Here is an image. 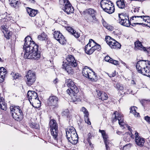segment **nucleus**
Returning a JSON list of instances; mask_svg holds the SVG:
<instances>
[{
	"label": "nucleus",
	"mask_w": 150,
	"mask_h": 150,
	"mask_svg": "<svg viewBox=\"0 0 150 150\" xmlns=\"http://www.w3.org/2000/svg\"><path fill=\"white\" fill-rule=\"evenodd\" d=\"M68 136L67 138L69 142L72 144H76L78 140V137L76 132L74 133H72V134H68Z\"/></svg>",
	"instance_id": "nucleus-13"
},
{
	"label": "nucleus",
	"mask_w": 150,
	"mask_h": 150,
	"mask_svg": "<svg viewBox=\"0 0 150 150\" xmlns=\"http://www.w3.org/2000/svg\"><path fill=\"white\" fill-rule=\"evenodd\" d=\"M27 11L29 16H35L37 13L38 10L28 8L27 9Z\"/></svg>",
	"instance_id": "nucleus-26"
},
{
	"label": "nucleus",
	"mask_w": 150,
	"mask_h": 150,
	"mask_svg": "<svg viewBox=\"0 0 150 150\" xmlns=\"http://www.w3.org/2000/svg\"><path fill=\"white\" fill-rule=\"evenodd\" d=\"M139 8H135L134 9L133 12L134 13H138L139 12Z\"/></svg>",
	"instance_id": "nucleus-54"
},
{
	"label": "nucleus",
	"mask_w": 150,
	"mask_h": 150,
	"mask_svg": "<svg viewBox=\"0 0 150 150\" xmlns=\"http://www.w3.org/2000/svg\"><path fill=\"white\" fill-rule=\"evenodd\" d=\"M117 113H118V112L117 111H115L114 112L112 116L113 117L112 119V122H115L117 120L116 116V115L117 114Z\"/></svg>",
	"instance_id": "nucleus-42"
},
{
	"label": "nucleus",
	"mask_w": 150,
	"mask_h": 150,
	"mask_svg": "<svg viewBox=\"0 0 150 150\" xmlns=\"http://www.w3.org/2000/svg\"><path fill=\"white\" fill-rule=\"evenodd\" d=\"M64 7L63 10L67 14L73 13L74 10L68 0H64Z\"/></svg>",
	"instance_id": "nucleus-11"
},
{
	"label": "nucleus",
	"mask_w": 150,
	"mask_h": 150,
	"mask_svg": "<svg viewBox=\"0 0 150 150\" xmlns=\"http://www.w3.org/2000/svg\"><path fill=\"white\" fill-rule=\"evenodd\" d=\"M97 95L99 99L103 100H106L108 98V96L107 94L105 93L102 92L100 91L97 92Z\"/></svg>",
	"instance_id": "nucleus-24"
},
{
	"label": "nucleus",
	"mask_w": 150,
	"mask_h": 150,
	"mask_svg": "<svg viewBox=\"0 0 150 150\" xmlns=\"http://www.w3.org/2000/svg\"><path fill=\"white\" fill-rule=\"evenodd\" d=\"M55 39L61 44L64 45L66 43V40L59 32L55 31L53 33Z\"/></svg>",
	"instance_id": "nucleus-10"
},
{
	"label": "nucleus",
	"mask_w": 150,
	"mask_h": 150,
	"mask_svg": "<svg viewBox=\"0 0 150 150\" xmlns=\"http://www.w3.org/2000/svg\"><path fill=\"white\" fill-rule=\"evenodd\" d=\"M117 115V120H118L119 124L121 126H123L125 125V123L124 122L122 115L120 113H118Z\"/></svg>",
	"instance_id": "nucleus-28"
},
{
	"label": "nucleus",
	"mask_w": 150,
	"mask_h": 150,
	"mask_svg": "<svg viewBox=\"0 0 150 150\" xmlns=\"http://www.w3.org/2000/svg\"><path fill=\"white\" fill-rule=\"evenodd\" d=\"M67 29L69 32L71 33L76 38H78L79 37L80 34L74 30L73 28L70 27H67Z\"/></svg>",
	"instance_id": "nucleus-23"
},
{
	"label": "nucleus",
	"mask_w": 150,
	"mask_h": 150,
	"mask_svg": "<svg viewBox=\"0 0 150 150\" xmlns=\"http://www.w3.org/2000/svg\"><path fill=\"white\" fill-rule=\"evenodd\" d=\"M105 39L106 42L111 48L116 49L120 48L121 45L120 44L110 36L106 37Z\"/></svg>",
	"instance_id": "nucleus-9"
},
{
	"label": "nucleus",
	"mask_w": 150,
	"mask_h": 150,
	"mask_svg": "<svg viewBox=\"0 0 150 150\" xmlns=\"http://www.w3.org/2000/svg\"><path fill=\"white\" fill-rule=\"evenodd\" d=\"M116 88L120 90H122L123 89V88L121 85L119 83H117L116 84Z\"/></svg>",
	"instance_id": "nucleus-44"
},
{
	"label": "nucleus",
	"mask_w": 150,
	"mask_h": 150,
	"mask_svg": "<svg viewBox=\"0 0 150 150\" xmlns=\"http://www.w3.org/2000/svg\"><path fill=\"white\" fill-rule=\"evenodd\" d=\"M84 117L85 122L88 125H90L91 124V122L89 120V116H87Z\"/></svg>",
	"instance_id": "nucleus-45"
},
{
	"label": "nucleus",
	"mask_w": 150,
	"mask_h": 150,
	"mask_svg": "<svg viewBox=\"0 0 150 150\" xmlns=\"http://www.w3.org/2000/svg\"><path fill=\"white\" fill-rule=\"evenodd\" d=\"M10 109V113L13 119L17 121H20L22 118L23 114L19 106H11Z\"/></svg>",
	"instance_id": "nucleus-4"
},
{
	"label": "nucleus",
	"mask_w": 150,
	"mask_h": 150,
	"mask_svg": "<svg viewBox=\"0 0 150 150\" xmlns=\"http://www.w3.org/2000/svg\"><path fill=\"white\" fill-rule=\"evenodd\" d=\"M137 109V108L135 106L132 107L130 108V112L133 114L135 117H137L139 115V113L136 112Z\"/></svg>",
	"instance_id": "nucleus-34"
},
{
	"label": "nucleus",
	"mask_w": 150,
	"mask_h": 150,
	"mask_svg": "<svg viewBox=\"0 0 150 150\" xmlns=\"http://www.w3.org/2000/svg\"><path fill=\"white\" fill-rule=\"evenodd\" d=\"M136 67L138 72L150 77V61L142 60L138 61Z\"/></svg>",
	"instance_id": "nucleus-2"
},
{
	"label": "nucleus",
	"mask_w": 150,
	"mask_h": 150,
	"mask_svg": "<svg viewBox=\"0 0 150 150\" xmlns=\"http://www.w3.org/2000/svg\"><path fill=\"white\" fill-rule=\"evenodd\" d=\"M127 16H123V14H119V22L120 21H122L124 20H125L127 19Z\"/></svg>",
	"instance_id": "nucleus-41"
},
{
	"label": "nucleus",
	"mask_w": 150,
	"mask_h": 150,
	"mask_svg": "<svg viewBox=\"0 0 150 150\" xmlns=\"http://www.w3.org/2000/svg\"><path fill=\"white\" fill-rule=\"evenodd\" d=\"M110 63L115 65H117L118 64V62L117 61L112 59L111 60Z\"/></svg>",
	"instance_id": "nucleus-52"
},
{
	"label": "nucleus",
	"mask_w": 150,
	"mask_h": 150,
	"mask_svg": "<svg viewBox=\"0 0 150 150\" xmlns=\"http://www.w3.org/2000/svg\"><path fill=\"white\" fill-rule=\"evenodd\" d=\"M94 43L95 44V45H94L92 47V48H93V50H94V51L95 50L98 49H100L101 47L100 45L98 44L95 42H94Z\"/></svg>",
	"instance_id": "nucleus-40"
},
{
	"label": "nucleus",
	"mask_w": 150,
	"mask_h": 150,
	"mask_svg": "<svg viewBox=\"0 0 150 150\" xmlns=\"http://www.w3.org/2000/svg\"><path fill=\"white\" fill-rule=\"evenodd\" d=\"M50 131L51 132V134L54 140H57V136L58 132V129L50 130Z\"/></svg>",
	"instance_id": "nucleus-33"
},
{
	"label": "nucleus",
	"mask_w": 150,
	"mask_h": 150,
	"mask_svg": "<svg viewBox=\"0 0 150 150\" xmlns=\"http://www.w3.org/2000/svg\"><path fill=\"white\" fill-rule=\"evenodd\" d=\"M88 143H89L90 142H90V139H88Z\"/></svg>",
	"instance_id": "nucleus-64"
},
{
	"label": "nucleus",
	"mask_w": 150,
	"mask_h": 150,
	"mask_svg": "<svg viewBox=\"0 0 150 150\" xmlns=\"http://www.w3.org/2000/svg\"><path fill=\"white\" fill-rule=\"evenodd\" d=\"M121 62L122 64L126 66V64L123 61H121Z\"/></svg>",
	"instance_id": "nucleus-61"
},
{
	"label": "nucleus",
	"mask_w": 150,
	"mask_h": 150,
	"mask_svg": "<svg viewBox=\"0 0 150 150\" xmlns=\"http://www.w3.org/2000/svg\"><path fill=\"white\" fill-rule=\"evenodd\" d=\"M85 12L91 16L86 17V19L88 22L92 24L98 23V21L96 17V12L95 10L90 8L86 9L85 11Z\"/></svg>",
	"instance_id": "nucleus-5"
},
{
	"label": "nucleus",
	"mask_w": 150,
	"mask_h": 150,
	"mask_svg": "<svg viewBox=\"0 0 150 150\" xmlns=\"http://www.w3.org/2000/svg\"><path fill=\"white\" fill-rule=\"evenodd\" d=\"M142 16L138 14L137 16H132L131 18L130 19V21H132L133 20L134 21V22H138L134 23H133L132 25L134 26L133 24H142V23H141L142 22Z\"/></svg>",
	"instance_id": "nucleus-16"
},
{
	"label": "nucleus",
	"mask_w": 150,
	"mask_h": 150,
	"mask_svg": "<svg viewBox=\"0 0 150 150\" xmlns=\"http://www.w3.org/2000/svg\"><path fill=\"white\" fill-rule=\"evenodd\" d=\"M117 134H119V135H120L121 134V132H120V131H117Z\"/></svg>",
	"instance_id": "nucleus-60"
},
{
	"label": "nucleus",
	"mask_w": 150,
	"mask_h": 150,
	"mask_svg": "<svg viewBox=\"0 0 150 150\" xmlns=\"http://www.w3.org/2000/svg\"><path fill=\"white\" fill-rule=\"evenodd\" d=\"M117 6L120 8L123 9L125 7V5L124 0H118L116 2Z\"/></svg>",
	"instance_id": "nucleus-27"
},
{
	"label": "nucleus",
	"mask_w": 150,
	"mask_h": 150,
	"mask_svg": "<svg viewBox=\"0 0 150 150\" xmlns=\"http://www.w3.org/2000/svg\"><path fill=\"white\" fill-rule=\"evenodd\" d=\"M94 41L92 39L89 40V42L87 45L85 47L84 50L85 52L88 54H92L94 52L92 47H91L92 44L94 43Z\"/></svg>",
	"instance_id": "nucleus-14"
},
{
	"label": "nucleus",
	"mask_w": 150,
	"mask_h": 150,
	"mask_svg": "<svg viewBox=\"0 0 150 150\" xmlns=\"http://www.w3.org/2000/svg\"><path fill=\"white\" fill-rule=\"evenodd\" d=\"M66 60L68 62V64L71 65L72 67H76L77 64L73 56L71 55H68L66 57Z\"/></svg>",
	"instance_id": "nucleus-15"
},
{
	"label": "nucleus",
	"mask_w": 150,
	"mask_h": 150,
	"mask_svg": "<svg viewBox=\"0 0 150 150\" xmlns=\"http://www.w3.org/2000/svg\"><path fill=\"white\" fill-rule=\"evenodd\" d=\"M13 74L14 75V76H13V78L15 79H19L21 77V76L18 73H15L13 72Z\"/></svg>",
	"instance_id": "nucleus-43"
},
{
	"label": "nucleus",
	"mask_w": 150,
	"mask_h": 150,
	"mask_svg": "<svg viewBox=\"0 0 150 150\" xmlns=\"http://www.w3.org/2000/svg\"><path fill=\"white\" fill-rule=\"evenodd\" d=\"M129 93L131 94H133V95H134V93H133V91H131V92H129Z\"/></svg>",
	"instance_id": "nucleus-62"
},
{
	"label": "nucleus",
	"mask_w": 150,
	"mask_h": 150,
	"mask_svg": "<svg viewBox=\"0 0 150 150\" xmlns=\"http://www.w3.org/2000/svg\"><path fill=\"white\" fill-rule=\"evenodd\" d=\"M7 73V71L4 68L0 67V83H2L5 80L6 76Z\"/></svg>",
	"instance_id": "nucleus-19"
},
{
	"label": "nucleus",
	"mask_w": 150,
	"mask_h": 150,
	"mask_svg": "<svg viewBox=\"0 0 150 150\" xmlns=\"http://www.w3.org/2000/svg\"><path fill=\"white\" fill-rule=\"evenodd\" d=\"M4 35V37L7 39H9L10 37V32L8 31L5 30L4 31H3Z\"/></svg>",
	"instance_id": "nucleus-38"
},
{
	"label": "nucleus",
	"mask_w": 150,
	"mask_h": 150,
	"mask_svg": "<svg viewBox=\"0 0 150 150\" xmlns=\"http://www.w3.org/2000/svg\"><path fill=\"white\" fill-rule=\"evenodd\" d=\"M99 131L100 132L103 136V137L104 140V142L106 148V150H108L109 146L108 145L109 144V142L108 139V136L107 135L105 132L103 130H99Z\"/></svg>",
	"instance_id": "nucleus-18"
},
{
	"label": "nucleus",
	"mask_w": 150,
	"mask_h": 150,
	"mask_svg": "<svg viewBox=\"0 0 150 150\" xmlns=\"http://www.w3.org/2000/svg\"><path fill=\"white\" fill-rule=\"evenodd\" d=\"M88 139H90L91 138V137H92V136H91V133H89L88 134Z\"/></svg>",
	"instance_id": "nucleus-57"
},
{
	"label": "nucleus",
	"mask_w": 150,
	"mask_h": 150,
	"mask_svg": "<svg viewBox=\"0 0 150 150\" xmlns=\"http://www.w3.org/2000/svg\"><path fill=\"white\" fill-rule=\"evenodd\" d=\"M103 24L104 27H105L107 29L108 28V26L107 25V24H106V22H104L103 23Z\"/></svg>",
	"instance_id": "nucleus-56"
},
{
	"label": "nucleus",
	"mask_w": 150,
	"mask_h": 150,
	"mask_svg": "<svg viewBox=\"0 0 150 150\" xmlns=\"http://www.w3.org/2000/svg\"><path fill=\"white\" fill-rule=\"evenodd\" d=\"M9 1L11 6L14 7H15L18 3V1L15 0H10Z\"/></svg>",
	"instance_id": "nucleus-39"
},
{
	"label": "nucleus",
	"mask_w": 150,
	"mask_h": 150,
	"mask_svg": "<svg viewBox=\"0 0 150 150\" xmlns=\"http://www.w3.org/2000/svg\"><path fill=\"white\" fill-rule=\"evenodd\" d=\"M112 59L110 58V57L109 56H106L104 59V60L106 62H108L110 63L111 62V60Z\"/></svg>",
	"instance_id": "nucleus-51"
},
{
	"label": "nucleus",
	"mask_w": 150,
	"mask_h": 150,
	"mask_svg": "<svg viewBox=\"0 0 150 150\" xmlns=\"http://www.w3.org/2000/svg\"><path fill=\"white\" fill-rule=\"evenodd\" d=\"M50 130L58 129V126L56 121L54 119L51 120L49 124Z\"/></svg>",
	"instance_id": "nucleus-21"
},
{
	"label": "nucleus",
	"mask_w": 150,
	"mask_h": 150,
	"mask_svg": "<svg viewBox=\"0 0 150 150\" xmlns=\"http://www.w3.org/2000/svg\"><path fill=\"white\" fill-rule=\"evenodd\" d=\"M144 119L146 121L150 124V117L146 116L144 117Z\"/></svg>",
	"instance_id": "nucleus-53"
},
{
	"label": "nucleus",
	"mask_w": 150,
	"mask_h": 150,
	"mask_svg": "<svg viewBox=\"0 0 150 150\" xmlns=\"http://www.w3.org/2000/svg\"><path fill=\"white\" fill-rule=\"evenodd\" d=\"M149 18H150V17L148 16H142V22H145Z\"/></svg>",
	"instance_id": "nucleus-47"
},
{
	"label": "nucleus",
	"mask_w": 150,
	"mask_h": 150,
	"mask_svg": "<svg viewBox=\"0 0 150 150\" xmlns=\"http://www.w3.org/2000/svg\"><path fill=\"white\" fill-rule=\"evenodd\" d=\"M58 99L55 96H52L50 97L48 100V104L49 105L54 106V108H57L58 107Z\"/></svg>",
	"instance_id": "nucleus-12"
},
{
	"label": "nucleus",
	"mask_w": 150,
	"mask_h": 150,
	"mask_svg": "<svg viewBox=\"0 0 150 150\" xmlns=\"http://www.w3.org/2000/svg\"><path fill=\"white\" fill-rule=\"evenodd\" d=\"M144 25H147V26L150 28V18L147 19L146 21L144 23Z\"/></svg>",
	"instance_id": "nucleus-49"
},
{
	"label": "nucleus",
	"mask_w": 150,
	"mask_h": 150,
	"mask_svg": "<svg viewBox=\"0 0 150 150\" xmlns=\"http://www.w3.org/2000/svg\"><path fill=\"white\" fill-rule=\"evenodd\" d=\"M62 113L63 115L67 116L68 115V111L67 110H66L63 112Z\"/></svg>",
	"instance_id": "nucleus-55"
},
{
	"label": "nucleus",
	"mask_w": 150,
	"mask_h": 150,
	"mask_svg": "<svg viewBox=\"0 0 150 150\" xmlns=\"http://www.w3.org/2000/svg\"><path fill=\"white\" fill-rule=\"evenodd\" d=\"M58 79H56L54 81H53V83L54 84H56L57 83V81Z\"/></svg>",
	"instance_id": "nucleus-59"
},
{
	"label": "nucleus",
	"mask_w": 150,
	"mask_h": 150,
	"mask_svg": "<svg viewBox=\"0 0 150 150\" xmlns=\"http://www.w3.org/2000/svg\"><path fill=\"white\" fill-rule=\"evenodd\" d=\"M82 73L83 76L88 78L90 80L94 81L96 77V74L91 69H89L87 67L83 68Z\"/></svg>",
	"instance_id": "nucleus-6"
},
{
	"label": "nucleus",
	"mask_w": 150,
	"mask_h": 150,
	"mask_svg": "<svg viewBox=\"0 0 150 150\" xmlns=\"http://www.w3.org/2000/svg\"><path fill=\"white\" fill-rule=\"evenodd\" d=\"M23 46L24 57L26 59L38 60L40 57V52L39 51L38 45L32 40L29 36L26 37Z\"/></svg>",
	"instance_id": "nucleus-1"
},
{
	"label": "nucleus",
	"mask_w": 150,
	"mask_h": 150,
	"mask_svg": "<svg viewBox=\"0 0 150 150\" xmlns=\"http://www.w3.org/2000/svg\"><path fill=\"white\" fill-rule=\"evenodd\" d=\"M66 84L71 89L74 90H76V89H78L76 86L75 85L74 82L71 80H66Z\"/></svg>",
	"instance_id": "nucleus-22"
},
{
	"label": "nucleus",
	"mask_w": 150,
	"mask_h": 150,
	"mask_svg": "<svg viewBox=\"0 0 150 150\" xmlns=\"http://www.w3.org/2000/svg\"><path fill=\"white\" fill-rule=\"evenodd\" d=\"M81 111L83 112L84 114V117L89 116V114L86 108L84 107H82L81 109Z\"/></svg>",
	"instance_id": "nucleus-37"
},
{
	"label": "nucleus",
	"mask_w": 150,
	"mask_h": 150,
	"mask_svg": "<svg viewBox=\"0 0 150 150\" xmlns=\"http://www.w3.org/2000/svg\"><path fill=\"white\" fill-rule=\"evenodd\" d=\"M62 66L63 69H65L69 74H72L74 73V71L73 68L74 67H72L71 65H69V64H68L66 62L64 63V62Z\"/></svg>",
	"instance_id": "nucleus-20"
},
{
	"label": "nucleus",
	"mask_w": 150,
	"mask_h": 150,
	"mask_svg": "<svg viewBox=\"0 0 150 150\" xmlns=\"http://www.w3.org/2000/svg\"><path fill=\"white\" fill-rule=\"evenodd\" d=\"M38 38L41 41L45 40L47 38V35L43 32L38 36Z\"/></svg>",
	"instance_id": "nucleus-36"
},
{
	"label": "nucleus",
	"mask_w": 150,
	"mask_h": 150,
	"mask_svg": "<svg viewBox=\"0 0 150 150\" xmlns=\"http://www.w3.org/2000/svg\"><path fill=\"white\" fill-rule=\"evenodd\" d=\"M134 45L135 48H138L139 50H143L142 47H144L143 46L141 42L139 41H137L135 42Z\"/></svg>",
	"instance_id": "nucleus-35"
},
{
	"label": "nucleus",
	"mask_w": 150,
	"mask_h": 150,
	"mask_svg": "<svg viewBox=\"0 0 150 150\" xmlns=\"http://www.w3.org/2000/svg\"><path fill=\"white\" fill-rule=\"evenodd\" d=\"M130 21L129 20V18L128 16L127 17V19L124 20L122 21H120L119 23L121 24L124 26L129 27L130 24Z\"/></svg>",
	"instance_id": "nucleus-31"
},
{
	"label": "nucleus",
	"mask_w": 150,
	"mask_h": 150,
	"mask_svg": "<svg viewBox=\"0 0 150 150\" xmlns=\"http://www.w3.org/2000/svg\"><path fill=\"white\" fill-rule=\"evenodd\" d=\"M134 135L131 131L130 134H129L130 137L132 139L135 137V141L136 144L142 147L144 146L145 141L144 139L142 137H140L139 135V134L136 131H135Z\"/></svg>",
	"instance_id": "nucleus-8"
},
{
	"label": "nucleus",
	"mask_w": 150,
	"mask_h": 150,
	"mask_svg": "<svg viewBox=\"0 0 150 150\" xmlns=\"http://www.w3.org/2000/svg\"><path fill=\"white\" fill-rule=\"evenodd\" d=\"M131 84L133 85H135L136 84V83L134 80H132L131 81Z\"/></svg>",
	"instance_id": "nucleus-58"
},
{
	"label": "nucleus",
	"mask_w": 150,
	"mask_h": 150,
	"mask_svg": "<svg viewBox=\"0 0 150 150\" xmlns=\"http://www.w3.org/2000/svg\"><path fill=\"white\" fill-rule=\"evenodd\" d=\"M142 50L146 52L147 53H150V47L146 48L145 47H142Z\"/></svg>",
	"instance_id": "nucleus-50"
},
{
	"label": "nucleus",
	"mask_w": 150,
	"mask_h": 150,
	"mask_svg": "<svg viewBox=\"0 0 150 150\" xmlns=\"http://www.w3.org/2000/svg\"><path fill=\"white\" fill-rule=\"evenodd\" d=\"M108 76L110 77H114L115 76L116 72L115 71H114L112 72H110L108 74Z\"/></svg>",
	"instance_id": "nucleus-48"
},
{
	"label": "nucleus",
	"mask_w": 150,
	"mask_h": 150,
	"mask_svg": "<svg viewBox=\"0 0 150 150\" xmlns=\"http://www.w3.org/2000/svg\"><path fill=\"white\" fill-rule=\"evenodd\" d=\"M31 105L34 107L38 108H40L41 106L40 102L39 100L38 97L35 99L33 100L31 102Z\"/></svg>",
	"instance_id": "nucleus-25"
},
{
	"label": "nucleus",
	"mask_w": 150,
	"mask_h": 150,
	"mask_svg": "<svg viewBox=\"0 0 150 150\" xmlns=\"http://www.w3.org/2000/svg\"><path fill=\"white\" fill-rule=\"evenodd\" d=\"M30 127H31L34 128L35 129H38L39 127V125L37 124L32 123L30 125Z\"/></svg>",
	"instance_id": "nucleus-46"
},
{
	"label": "nucleus",
	"mask_w": 150,
	"mask_h": 150,
	"mask_svg": "<svg viewBox=\"0 0 150 150\" xmlns=\"http://www.w3.org/2000/svg\"><path fill=\"white\" fill-rule=\"evenodd\" d=\"M25 77L27 78L26 80V83L29 86L32 85L36 80V77L35 73L30 70L27 72Z\"/></svg>",
	"instance_id": "nucleus-7"
},
{
	"label": "nucleus",
	"mask_w": 150,
	"mask_h": 150,
	"mask_svg": "<svg viewBox=\"0 0 150 150\" xmlns=\"http://www.w3.org/2000/svg\"><path fill=\"white\" fill-rule=\"evenodd\" d=\"M6 104L4 102L3 98L0 96V108L2 110H5L6 109Z\"/></svg>",
	"instance_id": "nucleus-30"
},
{
	"label": "nucleus",
	"mask_w": 150,
	"mask_h": 150,
	"mask_svg": "<svg viewBox=\"0 0 150 150\" xmlns=\"http://www.w3.org/2000/svg\"><path fill=\"white\" fill-rule=\"evenodd\" d=\"M27 96L31 104H32L31 101L38 97L37 93L33 91H28L27 93Z\"/></svg>",
	"instance_id": "nucleus-17"
},
{
	"label": "nucleus",
	"mask_w": 150,
	"mask_h": 150,
	"mask_svg": "<svg viewBox=\"0 0 150 150\" xmlns=\"http://www.w3.org/2000/svg\"><path fill=\"white\" fill-rule=\"evenodd\" d=\"M76 132V130L74 128L70 126L68 127L66 130V134L67 137L68 136V135L70 134V135L72 134V133H74Z\"/></svg>",
	"instance_id": "nucleus-32"
},
{
	"label": "nucleus",
	"mask_w": 150,
	"mask_h": 150,
	"mask_svg": "<svg viewBox=\"0 0 150 150\" xmlns=\"http://www.w3.org/2000/svg\"><path fill=\"white\" fill-rule=\"evenodd\" d=\"M4 61V60L2 59L0 57V62H3Z\"/></svg>",
	"instance_id": "nucleus-63"
},
{
	"label": "nucleus",
	"mask_w": 150,
	"mask_h": 150,
	"mask_svg": "<svg viewBox=\"0 0 150 150\" xmlns=\"http://www.w3.org/2000/svg\"><path fill=\"white\" fill-rule=\"evenodd\" d=\"M100 4L103 10L109 14H111L115 11L114 5L110 0H102Z\"/></svg>",
	"instance_id": "nucleus-3"
},
{
	"label": "nucleus",
	"mask_w": 150,
	"mask_h": 150,
	"mask_svg": "<svg viewBox=\"0 0 150 150\" xmlns=\"http://www.w3.org/2000/svg\"><path fill=\"white\" fill-rule=\"evenodd\" d=\"M76 90H74L69 88L67 90V92L68 94H69L73 98V96H75V94H76L79 91L78 89H76Z\"/></svg>",
	"instance_id": "nucleus-29"
}]
</instances>
